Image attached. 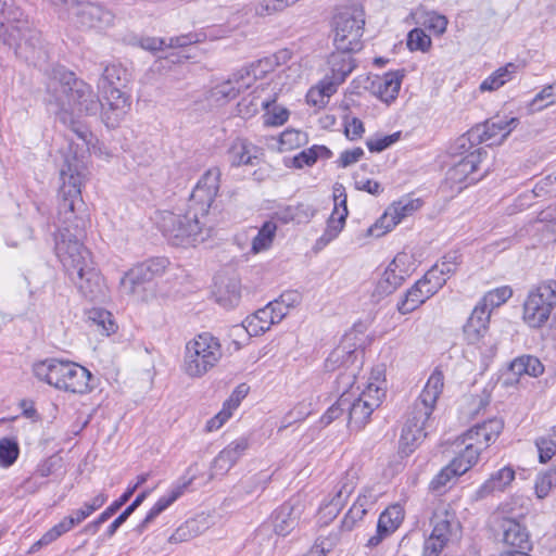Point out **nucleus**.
<instances>
[{
    "label": "nucleus",
    "instance_id": "f257e3e1",
    "mask_svg": "<svg viewBox=\"0 0 556 556\" xmlns=\"http://www.w3.org/2000/svg\"><path fill=\"white\" fill-rule=\"evenodd\" d=\"M85 178L84 163L76 156L66 157L60 169L62 185L59 190L58 219L60 227L54 236V251L70 277L79 267L91 263L90 252L84 245L90 218L81 198Z\"/></svg>",
    "mask_w": 556,
    "mask_h": 556
},
{
    "label": "nucleus",
    "instance_id": "f03ea898",
    "mask_svg": "<svg viewBox=\"0 0 556 556\" xmlns=\"http://www.w3.org/2000/svg\"><path fill=\"white\" fill-rule=\"evenodd\" d=\"M443 387L442 371L434 370L419 396L409 406L399 442L400 452L404 456L410 455L427 437L428 430L432 428L434 421L432 414Z\"/></svg>",
    "mask_w": 556,
    "mask_h": 556
},
{
    "label": "nucleus",
    "instance_id": "7ed1b4c3",
    "mask_svg": "<svg viewBox=\"0 0 556 556\" xmlns=\"http://www.w3.org/2000/svg\"><path fill=\"white\" fill-rule=\"evenodd\" d=\"M0 39L14 48L15 55L28 65L47 70L50 59L47 45L20 8L11 9L7 17L1 18Z\"/></svg>",
    "mask_w": 556,
    "mask_h": 556
},
{
    "label": "nucleus",
    "instance_id": "20e7f679",
    "mask_svg": "<svg viewBox=\"0 0 556 556\" xmlns=\"http://www.w3.org/2000/svg\"><path fill=\"white\" fill-rule=\"evenodd\" d=\"M34 376L58 390L74 394L92 391L93 376L84 366L59 358H46L33 365Z\"/></svg>",
    "mask_w": 556,
    "mask_h": 556
},
{
    "label": "nucleus",
    "instance_id": "39448f33",
    "mask_svg": "<svg viewBox=\"0 0 556 556\" xmlns=\"http://www.w3.org/2000/svg\"><path fill=\"white\" fill-rule=\"evenodd\" d=\"M48 92L50 94L49 103L54 102L61 112L67 110L66 105H73L80 113L94 116L102 106V102L92 87L77 78L72 72H63L60 79H52L48 84Z\"/></svg>",
    "mask_w": 556,
    "mask_h": 556
},
{
    "label": "nucleus",
    "instance_id": "423d86ee",
    "mask_svg": "<svg viewBox=\"0 0 556 556\" xmlns=\"http://www.w3.org/2000/svg\"><path fill=\"white\" fill-rule=\"evenodd\" d=\"M156 225L163 236L174 247H194L205 239L204 222L193 211H163L157 214Z\"/></svg>",
    "mask_w": 556,
    "mask_h": 556
},
{
    "label": "nucleus",
    "instance_id": "0eeeda50",
    "mask_svg": "<svg viewBox=\"0 0 556 556\" xmlns=\"http://www.w3.org/2000/svg\"><path fill=\"white\" fill-rule=\"evenodd\" d=\"M223 356L219 339L202 332L185 346L182 370L191 378H201L214 368Z\"/></svg>",
    "mask_w": 556,
    "mask_h": 556
},
{
    "label": "nucleus",
    "instance_id": "6e6552de",
    "mask_svg": "<svg viewBox=\"0 0 556 556\" xmlns=\"http://www.w3.org/2000/svg\"><path fill=\"white\" fill-rule=\"evenodd\" d=\"M556 311V279L532 286L522 305V320L532 329L543 328Z\"/></svg>",
    "mask_w": 556,
    "mask_h": 556
},
{
    "label": "nucleus",
    "instance_id": "1a4fd4ad",
    "mask_svg": "<svg viewBox=\"0 0 556 556\" xmlns=\"http://www.w3.org/2000/svg\"><path fill=\"white\" fill-rule=\"evenodd\" d=\"M365 25V12L358 4L346 7L333 17V42L336 49L357 50L363 47L362 36Z\"/></svg>",
    "mask_w": 556,
    "mask_h": 556
},
{
    "label": "nucleus",
    "instance_id": "9d476101",
    "mask_svg": "<svg viewBox=\"0 0 556 556\" xmlns=\"http://www.w3.org/2000/svg\"><path fill=\"white\" fill-rule=\"evenodd\" d=\"M54 5H62L68 16L80 27L102 30L114 24V13L104 5L78 0H49Z\"/></svg>",
    "mask_w": 556,
    "mask_h": 556
},
{
    "label": "nucleus",
    "instance_id": "9b49d317",
    "mask_svg": "<svg viewBox=\"0 0 556 556\" xmlns=\"http://www.w3.org/2000/svg\"><path fill=\"white\" fill-rule=\"evenodd\" d=\"M220 169L208 168L194 186L186 207L201 218H204L212 207L220 187Z\"/></svg>",
    "mask_w": 556,
    "mask_h": 556
},
{
    "label": "nucleus",
    "instance_id": "f8f14e48",
    "mask_svg": "<svg viewBox=\"0 0 556 556\" xmlns=\"http://www.w3.org/2000/svg\"><path fill=\"white\" fill-rule=\"evenodd\" d=\"M384 394V390L374 382H369L357 399L352 400L349 394V406H346L349 427L355 430L362 429L368 422L372 412L380 406Z\"/></svg>",
    "mask_w": 556,
    "mask_h": 556
},
{
    "label": "nucleus",
    "instance_id": "ddd939ff",
    "mask_svg": "<svg viewBox=\"0 0 556 556\" xmlns=\"http://www.w3.org/2000/svg\"><path fill=\"white\" fill-rule=\"evenodd\" d=\"M422 205L420 199L402 198L393 202L384 214L368 228V233L375 237H381L392 230L403 218L412 215Z\"/></svg>",
    "mask_w": 556,
    "mask_h": 556
},
{
    "label": "nucleus",
    "instance_id": "4468645a",
    "mask_svg": "<svg viewBox=\"0 0 556 556\" xmlns=\"http://www.w3.org/2000/svg\"><path fill=\"white\" fill-rule=\"evenodd\" d=\"M169 262L166 257H153L135 265L124 274L121 285L129 292H135L136 287L160 277L165 271Z\"/></svg>",
    "mask_w": 556,
    "mask_h": 556
},
{
    "label": "nucleus",
    "instance_id": "2eb2a0df",
    "mask_svg": "<svg viewBox=\"0 0 556 556\" xmlns=\"http://www.w3.org/2000/svg\"><path fill=\"white\" fill-rule=\"evenodd\" d=\"M77 286L81 295L90 302H104L106 299V287L98 269L92 262L84 267H79L71 277Z\"/></svg>",
    "mask_w": 556,
    "mask_h": 556
},
{
    "label": "nucleus",
    "instance_id": "dca6fc26",
    "mask_svg": "<svg viewBox=\"0 0 556 556\" xmlns=\"http://www.w3.org/2000/svg\"><path fill=\"white\" fill-rule=\"evenodd\" d=\"M104 103L100 106L101 119L108 128H116L130 110V97L124 90L101 92Z\"/></svg>",
    "mask_w": 556,
    "mask_h": 556
},
{
    "label": "nucleus",
    "instance_id": "f3484780",
    "mask_svg": "<svg viewBox=\"0 0 556 556\" xmlns=\"http://www.w3.org/2000/svg\"><path fill=\"white\" fill-rule=\"evenodd\" d=\"M518 123L519 121L516 117L506 119L496 116L473 126L472 136L473 139L478 138L480 143H486L488 146L498 144L516 128Z\"/></svg>",
    "mask_w": 556,
    "mask_h": 556
},
{
    "label": "nucleus",
    "instance_id": "a211bd4d",
    "mask_svg": "<svg viewBox=\"0 0 556 556\" xmlns=\"http://www.w3.org/2000/svg\"><path fill=\"white\" fill-rule=\"evenodd\" d=\"M348 195L345 188L341 184H336L333 187V201L334 207L327 220V227L318 239V242L327 244L332 241L342 231L349 214L346 206Z\"/></svg>",
    "mask_w": 556,
    "mask_h": 556
},
{
    "label": "nucleus",
    "instance_id": "6ab92c4d",
    "mask_svg": "<svg viewBox=\"0 0 556 556\" xmlns=\"http://www.w3.org/2000/svg\"><path fill=\"white\" fill-rule=\"evenodd\" d=\"M503 428L504 421L501 418H490L468 429L462 435V442L472 444V446H482L483 451L496 441Z\"/></svg>",
    "mask_w": 556,
    "mask_h": 556
},
{
    "label": "nucleus",
    "instance_id": "aec40b11",
    "mask_svg": "<svg viewBox=\"0 0 556 556\" xmlns=\"http://www.w3.org/2000/svg\"><path fill=\"white\" fill-rule=\"evenodd\" d=\"M405 254L396 255L393 261L387 266L378 280L375 289V294L378 296H387L393 293L404 282L407 270L401 265H404Z\"/></svg>",
    "mask_w": 556,
    "mask_h": 556
},
{
    "label": "nucleus",
    "instance_id": "412c9836",
    "mask_svg": "<svg viewBox=\"0 0 556 556\" xmlns=\"http://www.w3.org/2000/svg\"><path fill=\"white\" fill-rule=\"evenodd\" d=\"M515 469L509 465L492 472L489 479L475 491L471 495V500L479 502L495 493L505 492L515 480Z\"/></svg>",
    "mask_w": 556,
    "mask_h": 556
},
{
    "label": "nucleus",
    "instance_id": "4be33fe9",
    "mask_svg": "<svg viewBox=\"0 0 556 556\" xmlns=\"http://www.w3.org/2000/svg\"><path fill=\"white\" fill-rule=\"evenodd\" d=\"M356 51L337 49L332 52L328 58L329 73L326 74L324 79H328L338 88L355 68L356 64L352 58V52Z\"/></svg>",
    "mask_w": 556,
    "mask_h": 556
},
{
    "label": "nucleus",
    "instance_id": "5701e85b",
    "mask_svg": "<svg viewBox=\"0 0 556 556\" xmlns=\"http://www.w3.org/2000/svg\"><path fill=\"white\" fill-rule=\"evenodd\" d=\"M357 484V472L354 469L346 470L334 485L330 501L325 505V508L329 509L328 514L337 516L348 503Z\"/></svg>",
    "mask_w": 556,
    "mask_h": 556
},
{
    "label": "nucleus",
    "instance_id": "b1692460",
    "mask_svg": "<svg viewBox=\"0 0 556 556\" xmlns=\"http://www.w3.org/2000/svg\"><path fill=\"white\" fill-rule=\"evenodd\" d=\"M302 514V505L291 501L279 506L273 515V527L277 535L290 534L299 525Z\"/></svg>",
    "mask_w": 556,
    "mask_h": 556
},
{
    "label": "nucleus",
    "instance_id": "393cba45",
    "mask_svg": "<svg viewBox=\"0 0 556 556\" xmlns=\"http://www.w3.org/2000/svg\"><path fill=\"white\" fill-rule=\"evenodd\" d=\"M248 448L249 440L247 438H239L229 443L214 458L212 464L213 472L215 475H225L228 472Z\"/></svg>",
    "mask_w": 556,
    "mask_h": 556
},
{
    "label": "nucleus",
    "instance_id": "a878e982",
    "mask_svg": "<svg viewBox=\"0 0 556 556\" xmlns=\"http://www.w3.org/2000/svg\"><path fill=\"white\" fill-rule=\"evenodd\" d=\"M403 71L388 72L383 76H377L370 85V89L382 102L390 104L400 92Z\"/></svg>",
    "mask_w": 556,
    "mask_h": 556
},
{
    "label": "nucleus",
    "instance_id": "bb28decb",
    "mask_svg": "<svg viewBox=\"0 0 556 556\" xmlns=\"http://www.w3.org/2000/svg\"><path fill=\"white\" fill-rule=\"evenodd\" d=\"M486 155V151L483 149H475L472 152L463 156L456 162L447 172L448 179L453 182H473L477 179L471 177L472 174L478 169L479 164L482 161V156Z\"/></svg>",
    "mask_w": 556,
    "mask_h": 556
},
{
    "label": "nucleus",
    "instance_id": "cd10ccee",
    "mask_svg": "<svg viewBox=\"0 0 556 556\" xmlns=\"http://www.w3.org/2000/svg\"><path fill=\"white\" fill-rule=\"evenodd\" d=\"M490 311L476 305L463 327L464 336L469 344L478 343L488 332L490 323Z\"/></svg>",
    "mask_w": 556,
    "mask_h": 556
},
{
    "label": "nucleus",
    "instance_id": "c85d7f7f",
    "mask_svg": "<svg viewBox=\"0 0 556 556\" xmlns=\"http://www.w3.org/2000/svg\"><path fill=\"white\" fill-rule=\"evenodd\" d=\"M355 378L356 375L354 370L339 374L337 381L340 386H342L343 392L339 400L332 404L320 417V424L324 427L330 425L333 420L339 418V416H341L344 410H346V406H349L348 390L354 384Z\"/></svg>",
    "mask_w": 556,
    "mask_h": 556
},
{
    "label": "nucleus",
    "instance_id": "c756f323",
    "mask_svg": "<svg viewBox=\"0 0 556 556\" xmlns=\"http://www.w3.org/2000/svg\"><path fill=\"white\" fill-rule=\"evenodd\" d=\"M191 483V480L178 483L172 488L167 495H164L157 500L154 506L149 510L144 519L136 527L138 533H143L148 526L165 509H167L174 502H176Z\"/></svg>",
    "mask_w": 556,
    "mask_h": 556
},
{
    "label": "nucleus",
    "instance_id": "7c9ffc66",
    "mask_svg": "<svg viewBox=\"0 0 556 556\" xmlns=\"http://www.w3.org/2000/svg\"><path fill=\"white\" fill-rule=\"evenodd\" d=\"M257 147L248 139L236 138L228 149L229 162L235 167L254 165V160L257 159Z\"/></svg>",
    "mask_w": 556,
    "mask_h": 556
},
{
    "label": "nucleus",
    "instance_id": "2f4dec72",
    "mask_svg": "<svg viewBox=\"0 0 556 556\" xmlns=\"http://www.w3.org/2000/svg\"><path fill=\"white\" fill-rule=\"evenodd\" d=\"M128 83V73L121 64H109L103 71L100 79L98 80V89L100 92H110L123 90Z\"/></svg>",
    "mask_w": 556,
    "mask_h": 556
},
{
    "label": "nucleus",
    "instance_id": "473e14b6",
    "mask_svg": "<svg viewBox=\"0 0 556 556\" xmlns=\"http://www.w3.org/2000/svg\"><path fill=\"white\" fill-rule=\"evenodd\" d=\"M425 288V281L418 280L399 301L396 308L402 315L412 313L433 295V291Z\"/></svg>",
    "mask_w": 556,
    "mask_h": 556
},
{
    "label": "nucleus",
    "instance_id": "72a5a7b5",
    "mask_svg": "<svg viewBox=\"0 0 556 556\" xmlns=\"http://www.w3.org/2000/svg\"><path fill=\"white\" fill-rule=\"evenodd\" d=\"M199 41V35L193 33L170 37L168 41H166V48L179 49V51L170 52L166 54L164 59L173 64L182 63L184 61L193 58V55L187 53L186 49Z\"/></svg>",
    "mask_w": 556,
    "mask_h": 556
},
{
    "label": "nucleus",
    "instance_id": "f704fd0d",
    "mask_svg": "<svg viewBox=\"0 0 556 556\" xmlns=\"http://www.w3.org/2000/svg\"><path fill=\"white\" fill-rule=\"evenodd\" d=\"M250 86L251 79L248 80L242 70H240L233 73L228 80L216 86L214 89V96L217 99L232 100Z\"/></svg>",
    "mask_w": 556,
    "mask_h": 556
},
{
    "label": "nucleus",
    "instance_id": "c9c22d12",
    "mask_svg": "<svg viewBox=\"0 0 556 556\" xmlns=\"http://www.w3.org/2000/svg\"><path fill=\"white\" fill-rule=\"evenodd\" d=\"M273 326V317L265 306L256 311L253 315L248 316L241 326H235L233 331L245 330L249 336H258L270 329Z\"/></svg>",
    "mask_w": 556,
    "mask_h": 556
},
{
    "label": "nucleus",
    "instance_id": "e433bc0d",
    "mask_svg": "<svg viewBox=\"0 0 556 556\" xmlns=\"http://www.w3.org/2000/svg\"><path fill=\"white\" fill-rule=\"evenodd\" d=\"M241 299L240 280L232 277L222 283L216 291V301L225 308H233Z\"/></svg>",
    "mask_w": 556,
    "mask_h": 556
},
{
    "label": "nucleus",
    "instance_id": "4c0bfd02",
    "mask_svg": "<svg viewBox=\"0 0 556 556\" xmlns=\"http://www.w3.org/2000/svg\"><path fill=\"white\" fill-rule=\"evenodd\" d=\"M332 156V152L326 146L314 144L293 156L292 165L295 168L304 166H313L319 159L328 160Z\"/></svg>",
    "mask_w": 556,
    "mask_h": 556
},
{
    "label": "nucleus",
    "instance_id": "58836bf2",
    "mask_svg": "<svg viewBox=\"0 0 556 556\" xmlns=\"http://www.w3.org/2000/svg\"><path fill=\"white\" fill-rule=\"evenodd\" d=\"M509 370L515 376L528 375L531 377H539L543 374L544 366L538 357L532 355H522L510 363Z\"/></svg>",
    "mask_w": 556,
    "mask_h": 556
},
{
    "label": "nucleus",
    "instance_id": "ea45409f",
    "mask_svg": "<svg viewBox=\"0 0 556 556\" xmlns=\"http://www.w3.org/2000/svg\"><path fill=\"white\" fill-rule=\"evenodd\" d=\"M149 493L150 492L148 490L139 493L136 498L111 522L106 531L100 536V540L105 541L113 538L121 526L124 525L134 511L143 503Z\"/></svg>",
    "mask_w": 556,
    "mask_h": 556
},
{
    "label": "nucleus",
    "instance_id": "a19ab883",
    "mask_svg": "<svg viewBox=\"0 0 556 556\" xmlns=\"http://www.w3.org/2000/svg\"><path fill=\"white\" fill-rule=\"evenodd\" d=\"M517 71V65L507 63L505 66L500 67L489 77H486L480 85L481 91H493L501 88L506 83L510 81Z\"/></svg>",
    "mask_w": 556,
    "mask_h": 556
},
{
    "label": "nucleus",
    "instance_id": "79ce46f5",
    "mask_svg": "<svg viewBox=\"0 0 556 556\" xmlns=\"http://www.w3.org/2000/svg\"><path fill=\"white\" fill-rule=\"evenodd\" d=\"M336 92L337 88L334 87V84L323 78L318 85L308 90L306 101L308 104L321 109L328 103L329 98Z\"/></svg>",
    "mask_w": 556,
    "mask_h": 556
},
{
    "label": "nucleus",
    "instance_id": "37998d69",
    "mask_svg": "<svg viewBox=\"0 0 556 556\" xmlns=\"http://www.w3.org/2000/svg\"><path fill=\"white\" fill-rule=\"evenodd\" d=\"M464 444L465 448L451 462L460 476L477 464L482 452V446H472V444L468 443Z\"/></svg>",
    "mask_w": 556,
    "mask_h": 556
},
{
    "label": "nucleus",
    "instance_id": "c03bdc74",
    "mask_svg": "<svg viewBox=\"0 0 556 556\" xmlns=\"http://www.w3.org/2000/svg\"><path fill=\"white\" fill-rule=\"evenodd\" d=\"M356 358L355 350L346 349V346L336 348L326 358L325 367L327 370H337L341 367L348 369L354 364Z\"/></svg>",
    "mask_w": 556,
    "mask_h": 556
},
{
    "label": "nucleus",
    "instance_id": "a18cd8bd",
    "mask_svg": "<svg viewBox=\"0 0 556 556\" xmlns=\"http://www.w3.org/2000/svg\"><path fill=\"white\" fill-rule=\"evenodd\" d=\"M404 519V510L401 505H392L388 507L378 519L379 531L384 533H393Z\"/></svg>",
    "mask_w": 556,
    "mask_h": 556
},
{
    "label": "nucleus",
    "instance_id": "49530a36",
    "mask_svg": "<svg viewBox=\"0 0 556 556\" xmlns=\"http://www.w3.org/2000/svg\"><path fill=\"white\" fill-rule=\"evenodd\" d=\"M511 295L513 289L508 286H503L486 292L477 304L491 313L493 308L504 304Z\"/></svg>",
    "mask_w": 556,
    "mask_h": 556
},
{
    "label": "nucleus",
    "instance_id": "de8ad7c7",
    "mask_svg": "<svg viewBox=\"0 0 556 556\" xmlns=\"http://www.w3.org/2000/svg\"><path fill=\"white\" fill-rule=\"evenodd\" d=\"M56 118L62 124L66 125L78 139L83 140L87 144L91 142L93 136L90 129L79 121H76L67 110L56 112Z\"/></svg>",
    "mask_w": 556,
    "mask_h": 556
},
{
    "label": "nucleus",
    "instance_id": "09e8293b",
    "mask_svg": "<svg viewBox=\"0 0 556 556\" xmlns=\"http://www.w3.org/2000/svg\"><path fill=\"white\" fill-rule=\"evenodd\" d=\"M275 61H273L271 56H265L260 59L256 62L251 63L249 66H245L242 70L247 79H251V84L256 80L264 78L268 73L273 72L276 68Z\"/></svg>",
    "mask_w": 556,
    "mask_h": 556
},
{
    "label": "nucleus",
    "instance_id": "8fccbe9b",
    "mask_svg": "<svg viewBox=\"0 0 556 556\" xmlns=\"http://www.w3.org/2000/svg\"><path fill=\"white\" fill-rule=\"evenodd\" d=\"M275 99L262 101L261 105L266 111L265 125L281 126L289 118V111L286 108L275 106Z\"/></svg>",
    "mask_w": 556,
    "mask_h": 556
},
{
    "label": "nucleus",
    "instance_id": "3c124183",
    "mask_svg": "<svg viewBox=\"0 0 556 556\" xmlns=\"http://www.w3.org/2000/svg\"><path fill=\"white\" fill-rule=\"evenodd\" d=\"M89 319L92 321L102 333L110 336L117 329V325L113 319L112 314L103 308H92L89 312Z\"/></svg>",
    "mask_w": 556,
    "mask_h": 556
},
{
    "label": "nucleus",
    "instance_id": "603ef678",
    "mask_svg": "<svg viewBox=\"0 0 556 556\" xmlns=\"http://www.w3.org/2000/svg\"><path fill=\"white\" fill-rule=\"evenodd\" d=\"M277 226L274 222H265L252 241V251L257 253L271 244Z\"/></svg>",
    "mask_w": 556,
    "mask_h": 556
},
{
    "label": "nucleus",
    "instance_id": "864d4df0",
    "mask_svg": "<svg viewBox=\"0 0 556 556\" xmlns=\"http://www.w3.org/2000/svg\"><path fill=\"white\" fill-rule=\"evenodd\" d=\"M472 128L458 137L450 148L452 155H467L481 144L478 138L473 139Z\"/></svg>",
    "mask_w": 556,
    "mask_h": 556
},
{
    "label": "nucleus",
    "instance_id": "5fc2aeb1",
    "mask_svg": "<svg viewBox=\"0 0 556 556\" xmlns=\"http://www.w3.org/2000/svg\"><path fill=\"white\" fill-rule=\"evenodd\" d=\"M20 454V447L16 440L11 438H2L0 440V466H12Z\"/></svg>",
    "mask_w": 556,
    "mask_h": 556
},
{
    "label": "nucleus",
    "instance_id": "6e6d98bb",
    "mask_svg": "<svg viewBox=\"0 0 556 556\" xmlns=\"http://www.w3.org/2000/svg\"><path fill=\"white\" fill-rule=\"evenodd\" d=\"M316 214L314 206L309 204L300 203L295 206H289L283 213L282 219L285 222L293 220L296 223H306Z\"/></svg>",
    "mask_w": 556,
    "mask_h": 556
},
{
    "label": "nucleus",
    "instance_id": "4d7b16f0",
    "mask_svg": "<svg viewBox=\"0 0 556 556\" xmlns=\"http://www.w3.org/2000/svg\"><path fill=\"white\" fill-rule=\"evenodd\" d=\"M556 102V80L545 86L530 102L531 111H540Z\"/></svg>",
    "mask_w": 556,
    "mask_h": 556
},
{
    "label": "nucleus",
    "instance_id": "13d9d810",
    "mask_svg": "<svg viewBox=\"0 0 556 556\" xmlns=\"http://www.w3.org/2000/svg\"><path fill=\"white\" fill-rule=\"evenodd\" d=\"M306 141V135L300 130L286 129L279 137V150L290 151L299 148Z\"/></svg>",
    "mask_w": 556,
    "mask_h": 556
},
{
    "label": "nucleus",
    "instance_id": "bf43d9fd",
    "mask_svg": "<svg viewBox=\"0 0 556 556\" xmlns=\"http://www.w3.org/2000/svg\"><path fill=\"white\" fill-rule=\"evenodd\" d=\"M458 476V471L450 463L447 466L442 468L439 473L434 476V478L430 482L429 488L432 492L441 494L444 491L447 483Z\"/></svg>",
    "mask_w": 556,
    "mask_h": 556
},
{
    "label": "nucleus",
    "instance_id": "052dcab7",
    "mask_svg": "<svg viewBox=\"0 0 556 556\" xmlns=\"http://www.w3.org/2000/svg\"><path fill=\"white\" fill-rule=\"evenodd\" d=\"M407 47L410 51L427 52L431 47V38L421 28H414L407 35Z\"/></svg>",
    "mask_w": 556,
    "mask_h": 556
},
{
    "label": "nucleus",
    "instance_id": "680f3d73",
    "mask_svg": "<svg viewBox=\"0 0 556 556\" xmlns=\"http://www.w3.org/2000/svg\"><path fill=\"white\" fill-rule=\"evenodd\" d=\"M462 263V255L457 251L447 252L440 262L435 263L434 266L441 275L448 279L453 274L456 273L459 264Z\"/></svg>",
    "mask_w": 556,
    "mask_h": 556
},
{
    "label": "nucleus",
    "instance_id": "e2e57ef3",
    "mask_svg": "<svg viewBox=\"0 0 556 556\" xmlns=\"http://www.w3.org/2000/svg\"><path fill=\"white\" fill-rule=\"evenodd\" d=\"M200 533L198 521L195 519L187 520L184 525L178 527L175 532L169 536L170 543H181L191 540Z\"/></svg>",
    "mask_w": 556,
    "mask_h": 556
},
{
    "label": "nucleus",
    "instance_id": "0e129e2a",
    "mask_svg": "<svg viewBox=\"0 0 556 556\" xmlns=\"http://www.w3.org/2000/svg\"><path fill=\"white\" fill-rule=\"evenodd\" d=\"M556 485V475L551 469L547 472L536 478L534 490L539 498H544L548 495L551 489Z\"/></svg>",
    "mask_w": 556,
    "mask_h": 556
},
{
    "label": "nucleus",
    "instance_id": "69168bd1",
    "mask_svg": "<svg viewBox=\"0 0 556 556\" xmlns=\"http://www.w3.org/2000/svg\"><path fill=\"white\" fill-rule=\"evenodd\" d=\"M539 453V462L546 464L556 454V442L551 438L541 437L535 440Z\"/></svg>",
    "mask_w": 556,
    "mask_h": 556
},
{
    "label": "nucleus",
    "instance_id": "338daca9",
    "mask_svg": "<svg viewBox=\"0 0 556 556\" xmlns=\"http://www.w3.org/2000/svg\"><path fill=\"white\" fill-rule=\"evenodd\" d=\"M401 131H396L381 138L368 139L366 141V146L370 152H382L383 150L397 142L401 138Z\"/></svg>",
    "mask_w": 556,
    "mask_h": 556
},
{
    "label": "nucleus",
    "instance_id": "774afa93",
    "mask_svg": "<svg viewBox=\"0 0 556 556\" xmlns=\"http://www.w3.org/2000/svg\"><path fill=\"white\" fill-rule=\"evenodd\" d=\"M343 124L344 135L351 141L362 138L363 134L365 132L364 124L357 117L349 118V116L345 115L343 117Z\"/></svg>",
    "mask_w": 556,
    "mask_h": 556
}]
</instances>
